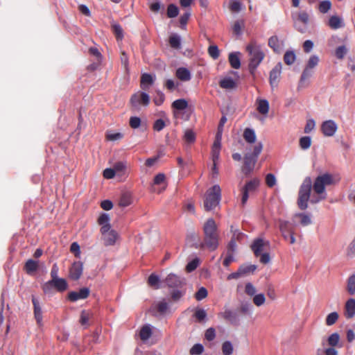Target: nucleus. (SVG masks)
<instances>
[{
	"label": "nucleus",
	"mask_w": 355,
	"mask_h": 355,
	"mask_svg": "<svg viewBox=\"0 0 355 355\" xmlns=\"http://www.w3.org/2000/svg\"><path fill=\"white\" fill-rule=\"evenodd\" d=\"M347 255L350 257H355V238L349 243L347 248Z\"/></svg>",
	"instance_id": "774afa93"
},
{
	"label": "nucleus",
	"mask_w": 355,
	"mask_h": 355,
	"mask_svg": "<svg viewBox=\"0 0 355 355\" xmlns=\"http://www.w3.org/2000/svg\"><path fill=\"white\" fill-rule=\"evenodd\" d=\"M204 351V347L201 344H195L190 349V354L193 355L201 354Z\"/></svg>",
	"instance_id": "338daca9"
},
{
	"label": "nucleus",
	"mask_w": 355,
	"mask_h": 355,
	"mask_svg": "<svg viewBox=\"0 0 355 355\" xmlns=\"http://www.w3.org/2000/svg\"><path fill=\"white\" fill-rule=\"evenodd\" d=\"M204 243L202 247H207L210 250H215L218 245V233L216 222L209 218L203 225Z\"/></svg>",
	"instance_id": "f03ea898"
},
{
	"label": "nucleus",
	"mask_w": 355,
	"mask_h": 355,
	"mask_svg": "<svg viewBox=\"0 0 355 355\" xmlns=\"http://www.w3.org/2000/svg\"><path fill=\"white\" fill-rule=\"evenodd\" d=\"M184 140L188 144H193L196 141V134L191 129H187L184 131Z\"/></svg>",
	"instance_id": "e433bc0d"
},
{
	"label": "nucleus",
	"mask_w": 355,
	"mask_h": 355,
	"mask_svg": "<svg viewBox=\"0 0 355 355\" xmlns=\"http://www.w3.org/2000/svg\"><path fill=\"white\" fill-rule=\"evenodd\" d=\"M101 233L105 245L108 246L115 244L118 238V234L115 230L111 229L110 225L101 227Z\"/></svg>",
	"instance_id": "39448f33"
},
{
	"label": "nucleus",
	"mask_w": 355,
	"mask_h": 355,
	"mask_svg": "<svg viewBox=\"0 0 355 355\" xmlns=\"http://www.w3.org/2000/svg\"><path fill=\"white\" fill-rule=\"evenodd\" d=\"M234 351L233 345L230 341H225L222 345L223 355H232Z\"/></svg>",
	"instance_id": "79ce46f5"
},
{
	"label": "nucleus",
	"mask_w": 355,
	"mask_h": 355,
	"mask_svg": "<svg viewBox=\"0 0 355 355\" xmlns=\"http://www.w3.org/2000/svg\"><path fill=\"white\" fill-rule=\"evenodd\" d=\"M311 145V139L309 136H304L300 139V146L303 150H306Z\"/></svg>",
	"instance_id": "de8ad7c7"
},
{
	"label": "nucleus",
	"mask_w": 355,
	"mask_h": 355,
	"mask_svg": "<svg viewBox=\"0 0 355 355\" xmlns=\"http://www.w3.org/2000/svg\"><path fill=\"white\" fill-rule=\"evenodd\" d=\"M257 160V159H256L254 157H252L250 155L246 154L245 155L244 164L242 171L245 175H248L252 171Z\"/></svg>",
	"instance_id": "2eb2a0df"
},
{
	"label": "nucleus",
	"mask_w": 355,
	"mask_h": 355,
	"mask_svg": "<svg viewBox=\"0 0 355 355\" xmlns=\"http://www.w3.org/2000/svg\"><path fill=\"white\" fill-rule=\"evenodd\" d=\"M241 3L239 1L231 0L229 4V8L232 12H239L241 10Z\"/></svg>",
	"instance_id": "3c124183"
},
{
	"label": "nucleus",
	"mask_w": 355,
	"mask_h": 355,
	"mask_svg": "<svg viewBox=\"0 0 355 355\" xmlns=\"http://www.w3.org/2000/svg\"><path fill=\"white\" fill-rule=\"evenodd\" d=\"M219 85L223 89H232L236 88V83L231 78H225L219 82Z\"/></svg>",
	"instance_id": "393cba45"
},
{
	"label": "nucleus",
	"mask_w": 355,
	"mask_h": 355,
	"mask_svg": "<svg viewBox=\"0 0 355 355\" xmlns=\"http://www.w3.org/2000/svg\"><path fill=\"white\" fill-rule=\"evenodd\" d=\"M239 53H231L229 55L228 60L231 67L235 69H238L241 67V60L239 58Z\"/></svg>",
	"instance_id": "5701e85b"
},
{
	"label": "nucleus",
	"mask_w": 355,
	"mask_h": 355,
	"mask_svg": "<svg viewBox=\"0 0 355 355\" xmlns=\"http://www.w3.org/2000/svg\"><path fill=\"white\" fill-rule=\"evenodd\" d=\"M327 25L334 30L338 29L340 28H342L345 26L342 19L337 16V15H333L329 17Z\"/></svg>",
	"instance_id": "f3484780"
},
{
	"label": "nucleus",
	"mask_w": 355,
	"mask_h": 355,
	"mask_svg": "<svg viewBox=\"0 0 355 355\" xmlns=\"http://www.w3.org/2000/svg\"><path fill=\"white\" fill-rule=\"evenodd\" d=\"M296 56L293 51H287L284 55V61L287 65H291L295 61Z\"/></svg>",
	"instance_id": "58836bf2"
},
{
	"label": "nucleus",
	"mask_w": 355,
	"mask_h": 355,
	"mask_svg": "<svg viewBox=\"0 0 355 355\" xmlns=\"http://www.w3.org/2000/svg\"><path fill=\"white\" fill-rule=\"evenodd\" d=\"M319 62V58L317 55H311L306 65V67L313 69L314 67H315Z\"/></svg>",
	"instance_id": "680f3d73"
},
{
	"label": "nucleus",
	"mask_w": 355,
	"mask_h": 355,
	"mask_svg": "<svg viewBox=\"0 0 355 355\" xmlns=\"http://www.w3.org/2000/svg\"><path fill=\"white\" fill-rule=\"evenodd\" d=\"M152 335V329L149 324L144 325L139 332V337L141 340H147Z\"/></svg>",
	"instance_id": "cd10ccee"
},
{
	"label": "nucleus",
	"mask_w": 355,
	"mask_h": 355,
	"mask_svg": "<svg viewBox=\"0 0 355 355\" xmlns=\"http://www.w3.org/2000/svg\"><path fill=\"white\" fill-rule=\"evenodd\" d=\"M176 77L182 81H189L191 78V73L185 67H180L176 70Z\"/></svg>",
	"instance_id": "6ab92c4d"
},
{
	"label": "nucleus",
	"mask_w": 355,
	"mask_h": 355,
	"mask_svg": "<svg viewBox=\"0 0 355 355\" xmlns=\"http://www.w3.org/2000/svg\"><path fill=\"white\" fill-rule=\"evenodd\" d=\"M32 303L33 305V313L35 319L39 327L42 325V311L40 304L39 300L35 297L32 296Z\"/></svg>",
	"instance_id": "4468645a"
},
{
	"label": "nucleus",
	"mask_w": 355,
	"mask_h": 355,
	"mask_svg": "<svg viewBox=\"0 0 355 355\" xmlns=\"http://www.w3.org/2000/svg\"><path fill=\"white\" fill-rule=\"evenodd\" d=\"M338 130L336 123L333 120L324 121L321 125V130L326 137H332Z\"/></svg>",
	"instance_id": "1a4fd4ad"
},
{
	"label": "nucleus",
	"mask_w": 355,
	"mask_h": 355,
	"mask_svg": "<svg viewBox=\"0 0 355 355\" xmlns=\"http://www.w3.org/2000/svg\"><path fill=\"white\" fill-rule=\"evenodd\" d=\"M221 199V189L218 184L209 188L205 194L203 206L207 211H209L219 205Z\"/></svg>",
	"instance_id": "20e7f679"
},
{
	"label": "nucleus",
	"mask_w": 355,
	"mask_h": 355,
	"mask_svg": "<svg viewBox=\"0 0 355 355\" xmlns=\"http://www.w3.org/2000/svg\"><path fill=\"white\" fill-rule=\"evenodd\" d=\"M98 223L101 225V227H104L106 225H110V216L107 214L103 213L98 218Z\"/></svg>",
	"instance_id": "864d4df0"
},
{
	"label": "nucleus",
	"mask_w": 355,
	"mask_h": 355,
	"mask_svg": "<svg viewBox=\"0 0 355 355\" xmlns=\"http://www.w3.org/2000/svg\"><path fill=\"white\" fill-rule=\"evenodd\" d=\"M265 295L262 293L255 295L253 297V302L257 306L263 305L265 303Z\"/></svg>",
	"instance_id": "052dcab7"
},
{
	"label": "nucleus",
	"mask_w": 355,
	"mask_h": 355,
	"mask_svg": "<svg viewBox=\"0 0 355 355\" xmlns=\"http://www.w3.org/2000/svg\"><path fill=\"white\" fill-rule=\"evenodd\" d=\"M259 185V180L257 178H254L246 182L243 188L245 189L249 192L253 193L257 190Z\"/></svg>",
	"instance_id": "7c9ffc66"
},
{
	"label": "nucleus",
	"mask_w": 355,
	"mask_h": 355,
	"mask_svg": "<svg viewBox=\"0 0 355 355\" xmlns=\"http://www.w3.org/2000/svg\"><path fill=\"white\" fill-rule=\"evenodd\" d=\"M295 218H299L300 219V223L302 226H307L311 224L312 220L311 216L309 214L304 213H297L294 215Z\"/></svg>",
	"instance_id": "c756f323"
},
{
	"label": "nucleus",
	"mask_w": 355,
	"mask_h": 355,
	"mask_svg": "<svg viewBox=\"0 0 355 355\" xmlns=\"http://www.w3.org/2000/svg\"><path fill=\"white\" fill-rule=\"evenodd\" d=\"M83 270V264L81 261H75L69 269V277L73 280L80 278Z\"/></svg>",
	"instance_id": "9b49d317"
},
{
	"label": "nucleus",
	"mask_w": 355,
	"mask_h": 355,
	"mask_svg": "<svg viewBox=\"0 0 355 355\" xmlns=\"http://www.w3.org/2000/svg\"><path fill=\"white\" fill-rule=\"evenodd\" d=\"M194 317L198 322L203 321L207 317V313L204 309H198L194 313Z\"/></svg>",
	"instance_id": "e2e57ef3"
},
{
	"label": "nucleus",
	"mask_w": 355,
	"mask_h": 355,
	"mask_svg": "<svg viewBox=\"0 0 355 355\" xmlns=\"http://www.w3.org/2000/svg\"><path fill=\"white\" fill-rule=\"evenodd\" d=\"M317 355H338L337 350L332 347H329L324 349H318Z\"/></svg>",
	"instance_id": "49530a36"
},
{
	"label": "nucleus",
	"mask_w": 355,
	"mask_h": 355,
	"mask_svg": "<svg viewBox=\"0 0 355 355\" xmlns=\"http://www.w3.org/2000/svg\"><path fill=\"white\" fill-rule=\"evenodd\" d=\"M93 316V313L90 311L83 310L80 313V323L85 328L89 327V320Z\"/></svg>",
	"instance_id": "b1692460"
},
{
	"label": "nucleus",
	"mask_w": 355,
	"mask_h": 355,
	"mask_svg": "<svg viewBox=\"0 0 355 355\" xmlns=\"http://www.w3.org/2000/svg\"><path fill=\"white\" fill-rule=\"evenodd\" d=\"M339 340V334L338 333H334L327 338V343L330 347H335L338 344Z\"/></svg>",
	"instance_id": "37998d69"
},
{
	"label": "nucleus",
	"mask_w": 355,
	"mask_h": 355,
	"mask_svg": "<svg viewBox=\"0 0 355 355\" xmlns=\"http://www.w3.org/2000/svg\"><path fill=\"white\" fill-rule=\"evenodd\" d=\"M208 53L209 55L214 59H217L220 55L218 48L216 45L209 46Z\"/></svg>",
	"instance_id": "0e129e2a"
},
{
	"label": "nucleus",
	"mask_w": 355,
	"mask_h": 355,
	"mask_svg": "<svg viewBox=\"0 0 355 355\" xmlns=\"http://www.w3.org/2000/svg\"><path fill=\"white\" fill-rule=\"evenodd\" d=\"M309 21V14L305 11L300 12L297 14V19L295 21L302 23V24H304L307 26Z\"/></svg>",
	"instance_id": "a19ab883"
},
{
	"label": "nucleus",
	"mask_w": 355,
	"mask_h": 355,
	"mask_svg": "<svg viewBox=\"0 0 355 355\" xmlns=\"http://www.w3.org/2000/svg\"><path fill=\"white\" fill-rule=\"evenodd\" d=\"M268 46L273 49L275 52H279L280 50V44L279 39L277 36H272L268 40Z\"/></svg>",
	"instance_id": "f704fd0d"
},
{
	"label": "nucleus",
	"mask_w": 355,
	"mask_h": 355,
	"mask_svg": "<svg viewBox=\"0 0 355 355\" xmlns=\"http://www.w3.org/2000/svg\"><path fill=\"white\" fill-rule=\"evenodd\" d=\"M179 10L176 6L170 4L167 8V16L170 18L175 17L178 15Z\"/></svg>",
	"instance_id": "6e6d98bb"
},
{
	"label": "nucleus",
	"mask_w": 355,
	"mask_h": 355,
	"mask_svg": "<svg viewBox=\"0 0 355 355\" xmlns=\"http://www.w3.org/2000/svg\"><path fill=\"white\" fill-rule=\"evenodd\" d=\"M165 281L170 288H181L185 284L184 279L173 273L169 274Z\"/></svg>",
	"instance_id": "ddd939ff"
},
{
	"label": "nucleus",
	"mask_w": 355,
	"mask_h": 355,
	"mask_svg": "<svg viewBox=\"0 0 355 355\" xmlns=\"http://www.w3.org/2000/svg\"><path fill=\"white\" fill-rule=\"evenodd\" d=\"M39 265L38 262L36 261H34L33 259H28L24 267V270L26 272L27 274L31 275L35 272L37 271L38 269Z\"/></svg>",
	"instance_id": "4be33fe9"
},
{
	"label": "nucleus",
	"mask_w": 355,
	"mask_h": 355,
	"mask_svg": "<svg viewBox=\"0 0 355 355\" xmlns=\"http://www.w3.org/2000/svg\"><path fill=\"white\" fill-rule=\"evenodd\" d=\"M155 309L159 313H164L168 309V304L164 300L157 302L155 304Z\"/></svg>",
	"instance_id": "8fccbe9b"
},
{
	"label": "nucleus",
	"mask_w": 355,
	"mask_h": 355,
	"mask_svg": "<svg viewBox=\"0 0 355 355\" xmlns=\"http://www.w3.org/2000/svg\"><path fill=\"white\" fill-rule=\"evenodd\" d=\"M112 30L115 35L117 40H121L123 37V28L119 24H113L111 26Z\"/></svg>",
	"instance_id": "c9c22d12"
},
{
	"label": "nucleus",
	"mask_w": 355,
	"mask_h": 355,
	"mask_svg": "<svg viewBox=\"0 0 355 355\" xmlns=\"http://www.w3.org/2000/svg\"><path fill=\"white\" fill-rule=\"evenodd\" d=\"M355 315V300L349 299L345 305V316L349 319Z\"/></svg>",
	"instance_id": "dca6fc26"
},
{
	"label": "nucleus",
	"mask_w": 355,
	"mask_h": 355,
	"mask_svg": "<svg viewBox=\"0 0 355 355\" xmlns=\"http://www.w3.org/2000/svg\"><path fill=\"white\" fill-rule=\"evenodd\" d=\"M279 230L284 239L288 240L291 244H294L295 243L294 229L290 222L286 220H279Z\"/></svg>",
	"instance_id": "423d86ee"
},
{
	"label": "nucleus",
	"mask_w": 355,
	"mask_h": 355,
	"mask_svg": "<svg viewBox=\"0 0 355 355\" xmlns=\"http://www.w3.org/2000/svg\"><path fill=\"white\" fill-rule=\"evenodd\" d=\"M159 282V278L157 275L155 274H151L148 279V284L155 288H158V283Z\"/></svg>",
	"instance_id": "4d7b16f0"
},
{
	"label": "nucleus",
	"mask_w": 355,
	"mask_h": 355,
	"mask_svg": "<svg viewBox=\"0 0 355 355\" xmlns=\"http://www.w3.org/2000/svg\"><path fill=\"white\" fill-rule=\"evenodd\" d=\"M231 232L232 233V239L234 241H240L244 236L245 234L241 232H239L237 229H234L233 226H231Z\"/></svg>",
	"instance_id": "13d9d810"
},
{
	"label": "nucleus",
	"mask_w": 355,
	"mask_h": 355,
	"mask_svg": "<svg viewBox=\"0 0 355 355\" xmlns=\"http://www.w3.org/2000/svg\"><path fill=\"white\" fill-rule=\"evenodd\" d=\"M132 203L131 196L129 193H123L119 201V205L121 207L129 206Z\"/></svg>",
	"instance_id": "4c0bfd02"
},
{
	"label": "nucleus",
	"mask_w": 355,
	"mask_h": 355,
	"mask_svg": "<svg viewBox=\"0 0 355 355\" xmlns=\"http://www.w3.org/2000/svg\"><path fill=\"white\" fill-rule=\"evenodd\" d=\"M347 290L350 295L355 293V275H351L347 281Z\"/></svg>",
	"instance_id": "a18cd8bd"
},
{
	"label": "nucleus",
	"mask_w": 355,
	"mask_h": 355,
	"mask_svg": "<svg viewBox=\"0 0 355 355\" xmlns=\"http://www.w3.org/2000/svg\"><path fill=\"white\" fill-rule=\"evenodd\" d=\"M334 184L331 174L325 173L316 177L314 182L306 177L300 187L297 204L300 209L308 208V202L317 204L327 198L326 187Z\"/></svg>",
	"instance_id": "f257e3e1"
},
{
	"label": "nucleus",
	"mask_w": 355,
	"mask_h": 355,
	"mask_svg": "<svg viewBox=\"0 0 355 355\" xmlns=\"http://www.w3.org/2000/svg\"><path fill=\"white\" fill-rule=\"evenodd\" d=\"M52 282H53L54 288L59 292H62L67 288V282L64 279L58 278L52 280Z\"/></svg>",
	"instance_id": "c85d7f7f"
},
{
	"label": "nucleus",
	"mask_w": 355,
	"mask_h": 355,
	"mask_svg": "<svg viewBox=\"0 0 355 355\" xmlns=\"http://www.w3.org/2000/svg\"><path fill=\"white\" fill-rule=\"evenodd\" d=\"M220 315L232 324H236L238 323L237 314L231 310H225L224 312L220 313Z\"/></svg>",
	"instance_id": "aec40b11"
},
{
	"label": "nucleus",
	"mask_w": 355,
	"mask_h": 355,
	"mask_svg": "<svg viewBox=\"0 0 355 355\" xmlns=\"http://www.w3.org/2000/svg\"><path fill=\"white\" fill-rule=\"evenodd\" d=\"M246 51L250 55L248 69L252 76H254L257 68L265 58V53L255 41H251L246 46Z\"/></svg>",
	"instance_id": "7ed1b4c3"
},
{
	"label": "nucleus",
	"mask_w": 355,
	"mask_h": 355,
	"mask_svg": "<svg viewBox=\"0 0 355 355\" xmlns=\"http://www.w3.org/2000/svg\"><path fill=\"white\" fill-rule=\"evenodd\" d=\"M282 63L279 62L270 71L269 83L272 88L276 87L278 85L282 73Z\"/></svg>",
	"instance_id": "6e6552de"
},
{
	"label": "nucleus",
	"mask_w": 355,
	"mask_h": 355,
	"mask_svg": "<svg viewBox=\"0 0 355 355\" xmlns=\"http://www.w3.org/2000/svg\"><path fill=\"white\" fill-rule=\"evenodd\" d=\"M244 26H245V22H244V20H243V19L237 20V21H234L233 26H232V30H233L234 33L236 35H240L241 33L242 29L244 27Z\"/></svg>",
	"instance_id": "c03bdc74"
},
{
	"label": "nucleus",
	"mask_w": 355,
	"mask_h": 355,
	"mask_svg": "<svg viewBox=\"0 0 355 355\" xmlns=\"http://www.w3.org/2000/svg\"><path fill=\"white\" fill-rule=\"evenodd\" d=\"M187 107H188V102L184 98L175 100L172 103V107L177 110H184Z\"/></svg>",
	"instance_id": "2f4dec72"
},
{
	"label": "nucleus",
	"mask_w": 355,
	"mask_h": 355,
	"mask_svg": "<svg viewBox=\"0 0 355 355\" xmlns=\"http://www.w3.org/2000/svg\"><path fill=\"white\" fill-rule=\"evenodd\" d=\"M257 111L263 115H266L269 112V103L266 99H257Z\"/></svg>",
	"instance_id": "412c9836"
},
{
	"label": "nucleus",
	"mask_w": 355,
	"mask_h": 355,
	"mask_svg": "<svg viewBox=\"0 0 355 355\" xmlns=\"http://www.w3.org/2000/svg\"><path fill=\"white\" fill-rule=\"evenodd\" d=\"M207 290L205 287H201L195 294V298L198 301L205 299L207 296Z\"/></svg>",
	"instance_id": "bf43d9fd"
},
{
	"label": "nucleus",
	"mask_w": 355,
	"mask_h": 355,
	"mask_svg": "<svg viewBox=\"0 0 355 355\" xmlns=\"http://www.w3.org/2000/svg\"><path fill=\"white\" fill-rule=\"evenodd\" d=\"M170 46L175 49H179L181 47L180 37L177 34H173L169 37Z\"/></svg>",
	"instance_id": "72a5a7b5"
},
{
	"label": "nucleus",
	"mask_w": 355,
	"mask_h": 355,
	"mask_svg": "<svg viewBox=\"0 0 355 355\" xmlns=\"http://www.w3.org/2000/svg\"><path fill=\"white\" fill-rule=\"evenodd\" d=\"M313 74V70L305 67L304 69L302 71V73L300 80V85H302L304 82L311 78Z\"/></svg>",
	"instance_id": "ea45409f"
},
{
	"label": "nucleus",
	"mask_w": 355,
	"mask_h": 355,
	"mask_svg": "<svg viewBox=\"0 0 355 355\" xmlns=\"http://www.w3.org/2000/svg\"><path fill=\"white\" fill-rule=\"evenodd\" d=\"M239 269V272L243 275L250 272H253L257 269V266L255 265L241 266Z\"/></svg>",
	"instance_id": "5fc2aeb1"
},
{
	"label": "nucleus",
	"mask_w": 355,
	"mask_h": 355,
	"mask_svg": "<svg viewBox=\"0 0 355 355\" xmlns=\"http://www.w3.org/2000/svg\"><path fill=\"white\" fill-rule=\"evenodd\" d=\"M347 49L345 46H340L336 48L335 55L338 59H343L347 53Z\"/></svg>",
	"instance_id": "69168bd1"
},
{
	"label": "nucleus",
	"mask_w": 355,
	"mask_h": 355,
	"mask_svg": "<svg viewBox=\"0 0 355 355\" xmlns=\"http://www.w3.org/2000/svg\"><path fill=\"white\" fill-rule=\"evenodd\" d=\"M332 4L329 0L322 1L318 4V10L322 14L328 12L331 8Z\"/></svg>",
	"instance_id": "473e14b6"
},
{
	"label": "nucleus",
	"mask_w": 355,
	"mask_h": 355,
	"mask_svg": "<svg viewBox=\"0 0 355 355\" xmlns=\"http://www.w3.org/2000/svg\"><path fill=\"white\" fill-rule=\"evenodd\" d=\"M243 138L249 144H253L256 141V134L254 130L247 128L243 132Z\"/></svg>",
	"instance_id": "bb28decb"
},
{
	"label": "nucleus",
	"mask_w": 355,
	"mask_h": 355,
	"mask_svg": "<svg viewBox=\"0 0 355 355\" xmlns=\"http://www.w3.org/2000/svg\"><path fill=\"white\" fill-rule=\"evenodd\" d=\"M338 317L337 312H332L329 313L326 318V324L328 326L334 324L338 320Z\"/></svg>",
	"instance_id": "09e8293b"
},
{
	"label": "nucleus",
	"mask_w": 355,
	"mask_h": 355,
	"mask_svg": "<svg viewBox=\"0 0 355 355\" xmlns=\"http://www.w3.org/2000/svg\"><path fill=\"white\" fill-rule=\"evenodd\" d=\"M154 83L153 76L147 73H144L141 76L140 86L142 89L146 90L149 86L152 85Z\"/></svg>",
	"instance_id": "a211bd4d"
},
{
	"label": "nucleus",
	"mask_w": 355,
	"mask_h": 355,
	"mask_svg": "<svg viewBox=\"0 0 355 355\" xmlns=\"http://www.w3.org/2000/svg\"><path fill=\"white\" fill-rule=\"evenodd\" d=\"M269 242L264 241L262 239H256L254 240L251 245V249L253 251L256 257L261 255V253L264 250L265 246H268Z\"/></svg>",
	"instance_id": "f8f14e48"
},
{
	"label": "nucleus",
	"mask_w": 355,
	"mask_h": 355,
	"mask_svg": "<svg viewBox=\"0 0 355 355\" xmlns=\"http://www.w3.org/2000/svg\"><path fill=\"white\" fill-rule=\"evenodd\" d=\"M120 60L122 66L123 67L126 73H128L129 71V60L128 55L124 52L122 51L120 56Z\"/></svg>",
	"instance_id": "603ef678"
},
{
	"label": "nucleus",
	"mask_w": 355,
	"mask_h": 355,
	"mask_svg": "<svg viewBox=\"0 0 355 355\" xmlns=\"http://www.w3.org/2000/svg\"><path fill=\"white\" fill-rule=\"evenodd\" d=\"M90 290L88 288L84 287L80 288L78 291H71L68 293L67 298L71 302H76L79 300H85L89 295Z\"/></svg>",
	"instance_id": "9d476101"
},
{
	"label": "nucleus",
	"mask_w": 355,
	"mask_h": 355,
	"mask_svg": "<svg viewBox=\"0 0 355 355\" xmlns=\"http://www.w3.org/2000/svg\"><path fill=\"white\" fill-rule=\"evenodd\" d=\"M130 101L131 105L135 108L140 105L146 106L150 103V96L145 92H137L132 95Z\"/></svg>",
	"instance_id": "0eeeda50"
},
{
	"label": "nucleus",
	"mask_w": 355,
	"mask_h": 355,
	"mask_svg": "<svg viewBox=\"0 0 355 355\" xmlns=\"http://www.w3.org/2000/svg\"><path fill=\"white\" fill-rule=\"evenodd\" d=\"M169 123V119L167 117H166L164 119H157L153 123V129L154 131L160 132L166 127V124H168Z\"/></svg>",
	"instance_id": "a878e982"
}]
</instances>
